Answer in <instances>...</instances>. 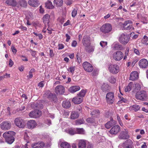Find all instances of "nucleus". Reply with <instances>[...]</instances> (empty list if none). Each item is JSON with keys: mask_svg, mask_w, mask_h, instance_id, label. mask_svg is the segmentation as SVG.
Returning <instances> with one entry per match:
<instances>
[{"mask_svg": "<svg viewBox=\"0 0 148 148\" xmlns=\"http://www.w3.org/2000/svg\"><path fill=\"white\" fill-rule=\"evenodd\" d=\"M15 134V133L14 132L9 131L4 133L3 134V136L8 143L11 144L14 140V136Z\"/></svg>", "mask_w": 148, "mask_h": 148, "instance_id": "nucleus-1", "label": "nucleus"}, {"mask_svg": "<svg viewBox=\"0 0 148 148\" xmlns=\"http://www.w3.org/2000/svg\"><path fill=\"white\" fill-rule=\"evenodd\" d=\"M130 37L129 35L126 34L121 33L119 36V41L120 43L124 45L127 44L129 42Z\"/></svg>", "mask_w": 148, "mask_h": 148, "instance_id": "nucleus-2", "label": "nucleus"}, {"mask_svg": "<svg viewBox=\"0 0 148 148\" xmlns=\"http://www.w3.org/2000/svg\"><path fill=\"white\" fill-rule=\"evenodd\" d=\"M135 96L137 99L142 101H144L146 100L147 99L148 96L146 92L144 90H141L137 92Z\"/></svg>", "mask_w": 148, "mask_h": 148, "instance_id": "nucleus-3", "label": "nucleus"}, {"mask_svg": "<svg viewBox=\"0 0 148 148\" xmlns=\"http://www.w3.org/2000/svg\"><path fill=\"white\" fill-rule=\"evenodd\" d=\"M132 22L130 20H127L123 23L120 22L119 23L120 25H123V27L124 29L126 30H130L132 31L134 29V28L131 24Z\"/></svg>", "mask_w": 148, "mask_h": 148, "instance_id": "nucleus-4", "label": "nucleus"}, {"mask_svg": "<svg viewBox=\"0 0 148 148\" xmlns=\"http://www.w3.org/2000/svg\"><path fill=\"white\" fill-rule=\"evenodd\" d=\"M112 25L110 23H106L103 24L100 28L101 32L104 34L108 33L112 30Z\"/></svg>", "mask_w": 148, "mask_h": 148, "instance_id": "nucleus-5", "label": "nucleus"}, {"mask_svg": "<svg viewBox=\"0 0 148 148\" xmlns=\"http://www.w3.org/2000/svg\"><path fill=\"white\" fill-rule=\"evenodd\" d=\"M15 124L20 128H23L25 125L24 121L20 117L16 118L14 121Z\"/></svg>", "mask_w": 148, "mask_h": 148, "instance_id": "nucleus-6", "label": "nucleus"}, {"mask_svg": "<svg viewBox=\"0 0 148 148\" xmlns=\"http://www.w3.org/2000/svg\"><path fill=\"white\" fill-rule=\"evenodd\" d=\"M106 100L107 103L109 104H112L114 101V93L112 92H110L108 93L106 95Z\"/></svg>", "mask_w": 148, "mask_h": 148, "instance_id": "nucleus-7", "label": "nucleus"}, {"mask_svg": "<svg viewBox=\"0 0 148 148\" xmlns=\"http://www.w3.org/2000/svg\"><path fill=\"white\" fill-rule=\"evenodd\" d=\"M119 67L116 64H111L109 66V71L112 74H117L119 72Z\"/></svg>", "mask_w": 148, "mask_h": 148, "instance_id": "nucleus-8", "label": "nucleus"}, {"mask_svg": "<svg viewBox=\"0 0 148 148\" xmlns=\"http://www.w3.org/2000/svg\"><path fill=\"white\" fill-rule=\"evenodd\" d=\"M83 66L84 70L88 72H90L93 70V66L91 64L87 62H85L83 63Z\"/></svg>", "mask_w": 148, "mask_h": 148, "instance_id": "nucleus-9", "label": "nucleus"}, {"mask_svg": "<svg viewBox=\"0 0 148 148\" xmlns=\"http://www.w3.org/2000/svg\"><path fill=\"white\" fill-rule=\"evenodd\" d=\"M123 56V53L121 51H118L114 53L113 54V58L116 61H120Z\"/></svg>", "mask_w": 148, "mask_h": 148, "instance_id": "nucleus-10", "label": "nucleus"}, {"mask_svg": "<svg viewBox=\"0 0 148 148\" xmlns=\"http://www.w3.org/2000/svg\"><path fill=\"white\" fill-rule=\"evenodd\" d=\"M41 112L39 110H35L31 111L29 114V116L31 118H37L40 116Z\"/></svg>", "mask_w": 148, "mask_h": 148, "instance_id": "nucleus-11", "label": "nucleus"}, {"mask_svg": "<svg viewBox=\"0 0 148 148\" xmlns=\"http://www.w3.org/2000/svg\"><path fill=\"white\" fill-rule=\"evenodd\" d=\"M1 128L3 130H6L10 129L11 126V123L9 121L2 122L0 124Z\"/></svg>", "mask_w": 148, "mask_h": 148, "instance_id": "nucleus-12", "label": "nucleus"}, {"mask_svg": "<svg viewBox=\"0 0 148 148\" xmlns=\"http://www.w3.org/2000/svg\"><path fill=\"white\" fill-rule=\"evenodd\" d=\"M122 146L123 148H134L135 145L131 140L128 139L123 143Z\"/></svg>", "mask_w": 148, "mask_h": 148, "instance_id": "nucleus-13", "label": "nucleus"}, {"mask_svg": "<svg viewBox=\"0 0 148 148\" xmlns=\"http://www.w3.org/2000/svg\"><path fill=\"white\" fill-rule=\"evenodd\" d=\"M90 37L87 36H84L82 39V43L86 47H88L90 45Z\"/></svg>", "mask_w": 148, "mask_h": 148, "instance_id": "nucleus-14", "label": "nucleus"}, {"mask_svg": "<svg viewBox=\"0 0 148 148\" xmlns=\"http://www.w3.org/2000/svg\"><path fill=\"white\" fill-rule=\"evenodd\" d=\"M127 132V130L126 129H124L123 131H121L119 136V138L121 139H125L128 138L129 137Z\"/></svg>", "mask_w": 148, "mask_h": 148, "instance_id": "nucleus-15", "label": "nucleus"}, {"mask_svg": "<svg viewBox=\"0 0 148 148\" xmlns=\"http://www.w3.org/2000/svg\"><path fill=\"white\" fill-rule=\"evenodd\" d=\"M138 64L140 68L145 69L148 66V61L145 59H142L140 60Z\"/></svg>", "mask_w": 148, "mask_h": 148, "instance_id": "nucleus-16", "label": "nucleus"}, {"mask_svg": "<svg viewBox=\"0 0 148 148\" xmlns=\"http://www.w3.org/2000/svg\"><path fill=\"white\" fill-rule=\"evenodd\" d=\"M120 127L118 125H115L113 127L110 131V134H116L120 131Z\"/></svg>", "mask_w": 148, "mask_h": 148, "instance_id": "nucleus-17", "label": "nucleus"}, {"mask_svg": "<svg viewBox=\"0 0 148 148\" xmlns=\"http://www.w3.org/2000/svg\"><path fill=\"white\" fill-rule=\"evenodd\" d=\"M55 92L57 94H62L64 92V88L62 85L57 86L55 88Z\"/></svg>", "mask_w": 148, "mask_h": 148, "instance_id": "nucleus-18", "label": "nucleus"}, {"mask_svg": "<svg viewBox=\"0 0 148 148\" xmlns=\"http://www.w3.org/2000/svg\"><path fill=\"white\" fill-rule=\"evenodd\" d=\"M87 141L84 139L78 140V148H86Z\"/></svg>", "mask_w": 148, "mask_h": 148, "instance_id": "nucleus-19", "label": "nucleus"}, {"mask_svg": "<svg viewBox=\"0 0 148 148\" xmlns=\"http://www.w3.org/2000/svg\"><path fill=\"white\" fill-rule=\"evenodd\" d=\"M37 125V123L35 121L30 120L27 123V126L29 129H33Z\"/></svg>", "mask_w": 148, "mask_h": 148, "instance_id": "nucleus-20", "label": "nucleus"}, {"mask_svg": "<svg viewBox=\"0 0 148 148\" xmlns=\"http://www.w3.org/2000/svg\"><path fill=\"white\" fill-rule=\"evenodd\" d=\"M83 98L77 95L74 97L72 99V101L75 104H79L80 103L83 101Z\"/></svg>", "mask_w": 148, "mask_h": 148, "instance_id": "nucleus-21", "label": "nucleus"}, {"mask_svg": "<svg viewBox=\"0 0 148 148\" xmlns=\"http://www.w3.org/2000/svg\"><path fill=\"white\" fill-rule=\"evenodd\" d=\"M45 146V143L42 142H38L31 145L32 147L33 148H41Z\"/></svg>", "mask_w": 148, "mask_h": 148, "instance_id": "nucleus-22", "label": "nucleus"}, {"mask_svg": "<svg viewBox=\"0 0 148 148\" xmlns=\"http://www.w3.org/2000/svg\"><path fill=\"white\" fill-rule=\"evenodd\" d=\"M138 77V72L137 71H135L131 73L129 79L132 81H134L137 79Z\"/></svg>", "mask_w": 148, "mask_h": 148, "instance_id": "nucleus-23", "label": "nucleus"}, {"mask_svg": "<svg viewBox=\"0 0 148 148\" xmlns=\"http://www.w3.org/2000/svg\"><path fill=\"white\" fill-rule=\"evenodd\" d=\"M28 3L34 7H36L39 5V1L38 0H29Z\"/></svg>", "mask_w": 148, "mask_h": 148, "instance_id": "nucleus-24", "label": "nucleus"}, {"mask_svg": "<svg viewBox=\"0 0 148 148\" xmlns=\"http://www.w3.org/2000/svg\"><path fill=\"white\" fill-rule=\"evenodd\" d=\"M80 89V87L78 86H74L71 87L69 89V91L71 93H73L78 91Z\"/></svg>", "mask_w": 148, "mask_h": 148, "instance_id": "nucleus-25", "label": "nucleus"}, {"mask_svg": "<svg viewBox=\"0 0 148 148\" xmlns=\"http://www.w3.org/2000/svg\"><path fill=\"white\" fill-rule=\"evenodd\" d=\"M50 18V16L49 15L46 14L44 15L42 18L43 23L46 25V24H47L48 26L49 27V19Z\"/></svg>", "mask_w": 148, "mask_h": 148, "instance_id": "nucleus-26", "label": "nucleus"}, {"mask_svg": "<svg viewBox=\"0 0 148 148\" xmlns=\"http://www.w3.org/2000/svg\"><path fill=\"white\" fill-rule=\"evenodd\" d=\"M101 90L103 92H106L109 90L110 88L109 85L107 84L103 83L101 86Z\"/></svg>", "mask_w": 148, "mask_h": 148, "instance_id": "nucleus-27", "label": "nucleus"}, {"mask_svg": "<svg viewBox=\"0 0 148 148\" xmlns=\"http://www.w3.org/2000/svg\"><path fill=\"white\" fill-rule=\"evenodd\" d=\"M115 124V121L112 119L110 121H108L105 124V126L106 128L109 129Z\"/></svg>", "mask_w": 148, "mask_h": 148, "instance_id": "nucleus-28", "label": "nucleus"}, {"mask_svg": "<svg viewBox=\"0 0 148 148\" xmlns=\"http://www.w3.org/2000/svg\"><path fill=\"white\" fill-rule=\"evenodd\" d=\"M47 98L51 100L54 102H56L57 100V98L56 95L55 94L52 93H50L49 94Z\"/></svg>", "mask_w": 148, "mask_h": 148, "instance_id": "nucleus-29", "label": "nucleus"}, {"mask_svg": "<svg viewBox=\"0 0 148 148\" xmlns=\"http://www.w3.org/2000/svg\"><path fill=\"white\" fill-rule=\"evenodd\" d=\"M27 4L25 0H20L17 3L16 6L18 8L21 7H25Z\"/></svg>", "mask_w": 148, "mask_h": 148, "instance_id": "nucleus-30", "label": "nucleus"}, {"mask_svg": "<svg viewBox=\"0 0 148 148\" xmlns=\"http://www.w3.org/2000/svg\"><path fill=\"white\" fill-rule=\"evenodd\" d=\"M6 3L9 5L14 7L16 6L17 5L16 0H7Z\"/></svg>", "mask_w": 148, "mask_h": 148, "instance_id": "nucleus-31", "label": "nucleus"}, {"mask_svg": "<svg viewBox=\"0 0 148 148\" xmlns=\"http://www.w3.org/2000/svg\"><path fill=\"white\" fill-rule=\"evenodd\" d=\"M113 48L116 50H121L122 49V45L118 42H114L112 45Z\"/></svg>", "mask_w": 148, "mask_h": 148, "instance_id": "nucleus-32", "label": "nucleus"}, {"mask_svg": "<svg viewBox=\"0 0 148 148\" xmlns=\"http://www.w3.org/2000/svg\"><path fill=\"white\" fill-rule=\"evenodd\" d=\"M45 7L46 8L49 9H53L54 7L52 3L49 1H48L45 3Z\"/></svg>", "mask_w": 148, "mask_h": 148, "instance_id": "nucleus-33", "label": "nucleus"}, {"mask_svg": "<svg viewBox=\"0 0 148 148\" xmlns=\"http://www.w3.org/2000/svg\"><path fill=\"white\" fill-rule=\"evenodd\" d=\"M53 3L57 7H60L63 4V1L62 0H54Z\"/></svg>", "mask_w": 148, "mask_h": 148, "instance_id": "nucleus-34", "label": "nucleus"}, {"mask_svg": "<svg viewBox=\"0 0 148 148\" xmlns=\"http://www.w3.org/2000/svg\"><path fill=\"white\" fill-rule=\"evenodd\" d=\"M140 107L139 105L135 104L129 107V110H133L135 112L138 111L140 109Z\"/></svg>", "mask_w": 148, "mask_h": 148, "instance_id": "nucleus-35", "label": "nucleus"}, {"mask_svg": "<svg viewBox=\"0 0 148 148\" xmlns=\"http://www.w3.org/2000/svg\"><path fill=\"white\" fill-rule=\"evenodd\" d=\"M79 116V114L75 111L72 112L71 114V119H75L77 118Z\"/></svg>", "mask_w": 148, "mask_h": 148, "instance_id": "nucleus-36", "label": "nucleus"}, {"mask_svg": "<svg viewBox=\"0 0 148 148\" xmlns=\"http://www.w3.org/2000/svg\"><path fill=\"white\" fill-rule=\"evenodd\" d=\"M134 86L133 82H130L128 85L125 88V92H129L131 90L132 87Z\"/></svg>", "mask_w": 148, "mask_h": 148, "instance_id": "nucleus-37", "label": "nucleus"}, {"mask_svg": "<svg viewBox=\"0 0 148 148\" xmlns=\"http://www.w3.org/2000/svg\"><path fill=\"white\" fill-rule=\"evenodd\" d=\"M65 132L71 135H73L76 134L75 129H73L72 128H70L68 129H66V130H65Z\"/></svg>", "mask_w": 148, "mask_h": 148, "instance_id": "nucleus-38", "label": "nucleus"}, {"mask_svg": "<svg viewBox=\"0 0 148 148\" xmlns=\"http://www.w3.org/2000/svg\"><path fill=\"white\" fill-rule=\"evenodd\" d=\"M100 113L99 111L98 110H94L91 112V115L94 117H97L99 115Z\"/></svg>", "mask_w": 148, "mask_h": 148, "instance_id": "nucleus-39", "label": "nucleus"}, {"mask_svg": "<svg viewBox=\"0 0 148 148\" xmlns=\"http://www.w3.org/2000/svg\"><path fill=\"white\" fill-rule=\"evenodd\" d=\"M76 134H84L85 133L84 130L83 128H76L75 129Z\"/></svg>", "mask_w": 148, "mask_h": 148, "instance_id": "nucleus-40", "label": "nucleus"}, {"mask_svg": "<svg viewBox=\"0 0 148 148\" xmlns=\"http://www.w3.org/2000/svg\"><path fill=\"white\" fill-rule=\"evenodd\" d=\"M33 105L35 106L34 108H36L38 109H41L43 108V105L41 104H39L38 103H36L33 104Z\"/></svg>", "mask_w": 148, "mask_h": 148, "instance_id": "nucleus-41", "label": "nucleus"}, {"mask_svg": "<svg viewBox=\"0 0 148 148\" xmlns=\"http://www.w3.org/2000/svg\"><path fill=\"white\" fill-rule=\"evenodd\" d=\"M141 88L140 85L139 84H136L135 85V88L134 91L136 93L139 92L138 91L140 90Z\"/></svg>", "mask_w": 148, "mask_h": 148, "instance_id": "nucleus-42", "label": "nucleus"}, {"mask_svg": "<svg viewBox=\"0 0 148 148\" xmlns=\"http://www.w3.org/2000/svg\"><path fill=\"white\" fill-rule=\"evenodd\" d=\"M85 94L86 91L84 90H82L77 95L83 98V97L84 96Z\"/></svg>", "mask_w": 148, "mask_h": 148, "instance_id": "nucleus-43", "label": "nucleus"}, {"mask_svg": "<svg viewBox=\"0 0 148 148\" xmlns=\"http://www.w3.org/2000/svg\"><path fill=\"white\" fill-rule=\"evenodd\" d=\"M84 122V121L83 119H78L75 121V124L77 125L83 124Z\"/></svg>", "mask_w": 148, "mask_h": 148, "instance_id": "nucleus-44", "label": "nucleus"}, {"mask_svg": "<svg viewBox=\"0 0 148 148\" xmlns=\"http://www.w3.org/2000/svg\"><path fill=\"white\" fill-rule=\"evenodd\" d=\"M75 66H71L67 69V70L68 71L70 72L71 73L73 74L75 70Z\"/></svg>", "mask_w": 148, "mask_h": 148, "instance_id": "nucleus-45", "label": "nucleus"}, {"mask_svg": "<svg viewBox=\"0 0 148 148\" xmlns=\"http://www.w3.org/2000/svg\"><path fill=\"white\" fill-rule=\"evenodd\" d=\"M86 49L88 52H91L94 51V48L93 47L90 45L88 47H86Z\"/></svg>", "mask_w": 148, "mask_h": 148, "instance_id": "nucleus-46", "label": "nucleus"}, {"mask_svg": "<svg viewBox=\"0 0 148 148\" xmlns=\"http://www.w3.org/2000/svg\"><path fill=\"white\" fill-rule=\"evenodd\" d=\"M109 80L110 82L111 83H114L116 82L115 78L113 76L110 77L109 79Z\"/></svg>", "mask_w": 148, "mask_h": 148, "instance_id": "nucleus-47", "label": "nucleus"}, {"mask_svg": "<svg viewBox=\"0 0 148 148\" xmlns=\"http://www.w3.org/2000/svg\"><path fill=\"white\" fill-rule=\"evenodd\" d=\"M77 9L76 8H74L72 12V16L73 17H74L76 16L77 13Z\"/></svg>", "mask_w": 148, "mask_h": 148, "instance_id": "nucleus-48", "label": "nucleus"}, {"mask_svg": "<svg viewBox=\"0 0 148 148\" xmlns=\"http://www.w3.org/2000/svg\"><path fill=\"white\" fill-rule=\"evenodd\" d=\"M86 121L88 123H94L95 121L94 119L92 118H88L86 119Z\"/></svg>", "mask_w": 148, "mask_h": 148, "instance_id": "nucleus-49", "label": "nucleus"}, {"mask_svg": "<svg viewBox=\"0 0 148 148\" xmlns=\"http://www.w3.org/2000/svg\"><path fill=\"white\" fill-rule=\"evenodd\" d=\"M82 107L80 106L79 105L77 106V109L75 112L78 113L79 114L82 113Z\"/></svg>", "mask_w": 148, "mask_h": 148, "instance_id": "nucleus-50", "label": "nucleus"}, {"mask_svg": "<svg viewBox=\"0 0 148 148\" xmlns=\"http://www.w3.org/2000/svg\"><path fill=\"white\" fill-rule=\"evenodd\" d=\"M71 105L70 102L69 101L65 102V108H69L71 106Z\"/></svg>", "mask_w": 148, "mask_h": 148, "instance_id": "nucleus-51", "label": "nucleus"}, {"mask_svg": "<svg viewBox=\"0 0 148 148\" xmlns=\"http://www.w3.org/2000/svg\"><path fill=\"white\" fill-rule=\"evenodd\" d=\"M100 44L102 47H103L107 45V42H106L101 41L100 42Z\"/></svg>", "mask_w": 148, "mask_h": 148, "instance_id": "nucleus-52", "label": "nucleus"}, {"mask_svg": "<svg viewBox=\"0 0 148 148\" xmlns=\"http://www.w3.org/2000/svg\"><path fill=\"white\" fill-rule=\"evenodd\" d=\"M29 137L28 136L27 134L25 132L24 134V139L26 140L27 143H28V142H27V141L29 139Z\"/></svg>", "mask_w": 148, "mask_h": 148, "instance_id": "nucleus-53", "label": "nucleus"}, {"mask_svg": "<svg viewBox=\"0 0 148 148\" xmlns=\"http://www.w3.org/2000/svg\"><path fill=\"white\" fill-rule=\"evenodd\" d=\"M65 36L66 37V41L67 42H69V40L71 39L70 36L67 34H66L65 35Z\"/></svg>", "mask_w": 148, "mask_h": 148, "instance_id": "nucleus-54", "label": "nucleus"}, {"mask_svg": "<svg viewBox=\"0 0 148 148\" xmlns=\"http://www.w3.org/2000/svg\"><path fill=\"white\" fill-rule=\"evenodd\" d=\"M134 52L137 55H139L140 54V53L139 52V51L135 48H134Z\"/></svg>", "mask_w": 148, "mask_h": 148, "instance_id": "nucleus-55", "label": "nucleus"}, {"mask_svg": "<svg viewBox=\"0 0 148 148\" xmlns=\"http://www.w3.org/2000/svg\"><path fill=\"white\" fill-rule=\"evenodd\" d=\"M77 42L75 40H74L72 42L71 46L73 47H75L77 45Z\"/></svg>", "mask_w": 148, "mask_h": 148, "instance_id": "nucleus-56", "label": "nucleus"}, {"mask_svg": "<svg viewBox=\"0 0 148 148\" xmlns=\"http://www.w3.org/2000/svg\"><path fill=\"white\" fill-rule=\"evenodd\" d=\"M14 64V62L11 59H10L9 60V65L10 67H11Z\"/></svg>", "mask_w": 148, "mask_h": 148, "instance_id": "nucleus-57", "label": "nucleus"}, {"mask_svg": "<svg viewBox=\"0 0 148 148\" xmlns=\"http://www.w3.org/2000/svg\"><path fill=\"white\" fill-rule=\"evenodd\" d=\"M11 49H12V51L13 53H14L15 54L16 53L17 50L16 49H15L14 47L13 46L12 47Z\"/></svg>", "mask_w": 148, "mask_h": 148, "instance_id": "nucleus-58", "label": "nucleus"}, {"mask_svg": "<svg viewBox=\"0 0 148 148\" xmlns=\"http://www.w3.org/2000/svg\"><path fill=\"white\" fill-rule=\"evenodd\" d=\"M58 49H62L64 48V45L62 44H59L58 45Z\"/></svg>", "mask_w": 148, "mask_h": 148, "instance_id": "nucleus-59", "label": "nucleus"}, {"mask_svg": "<svg viewBox=\"0 0 148 148\" xmlns=\"http://www.w3.org/2000/svg\"><path fill=\"white\" fill-rule=\"evenodd\" d=\"M44 85L43 81H41L38 84V86L41 87H42Z\"/></svg>", "mask_w": 148, "mask_h": 148, "instance_id": "nucleus-60", "label": "nucleus"}, {"mask_svg": "<svg viewBox=\"0 0 148 148\" xmlns=\"http://www.w3.org/2000/svg\"><path fill=\"white\" fill-rule=\"evenodd\" d=\"M49 55L50 57H52L54 56V54L53 53V50L50 49V54Z\"/></svg>", "mask_w": 148, "mask_h": 148, "instance_id": "nucleus-61", "label": "nucleus"}, {"mask_svg": "<svg viewBox=\"0 0 148 148\" xmlns=\"http://www.w3.org/2000/svg\"><path fill=\"white\" fill-rule=\"evenodd\" d=\"M19 28L21 29L23 31H26L27 29L26 27L22 26H21L19 27Z\"/></svg>", "mask_w": 148, "mask_h": 148, "instance_id": "nucleus-62", "label": "nucleus"}, {"mask_svg": "<svg viewBox=\"0 0 148 148\" xmlns=\"http://www.w3.org/2000/svg\"><path fill=\"white\" fill-rule=\"evenodd\" d=\"M67 2L66 3V4L68 5H69L71 4L72 3V0H67Z\"/></svg>", "mask_w": 148, "mask_h": 148, "instance_id": "nucleus-63", "label": "nucleus"}, {"mask_svg": "<svg viewBox=\"0 0 148 148\" xmlns=\"http://www.w3.org/2000/svg\"><path fill=\"white\" fill-rule=\"evenodd\" d=\"M71 145L68 143L65 142V148H70Z\"/></svg>", "mask_w": 148, "mask_h": 148, "instance_id": "nucleus-64", "label": "nucleus"}]
</instances>
